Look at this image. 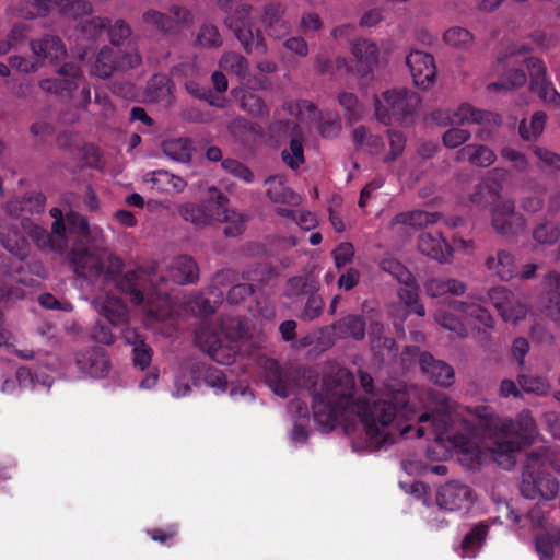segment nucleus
Wrapping results in <instances>:
<instances>
[{"label": "nucleus", "mask_w": 560, "mask_h": 560, "mask_svg": "<svg viewBox=\"0 0 560 560\" xmlns=\"http://www.w3.org/2000/svg\"><path fill=\"white\" fill-rule=\"evenodd\" d=\"M103 260L104 271L101 277L106 283L113 282L130 303L141 305L149 324L171 317L173 306L168 295L153 284L154 267L150 270L137 268L122 272L125 261L119 256L109 254Z\"/></svg>", "instance_id": "obj_1"}, {"label": "nucleus", "mask_w": 560, "mask_h": 560, "mask_svg": "<svg viewBox=\"0 0 560 560\" xmlns=\"http://www.w3.org/2000/svg\"><path fill=\"white\" fill-rule=\"evenodd\" d=\"M415 410L409 404V395L404 389L393 390L384 398L373 402H363L359 407V417L370 443L376 448L387 447L395 442L394 434L386 430L396 424L401 434L410 427L400 428L402 421L412 419Z\"/></svg>", "instance_id": "obj_2"}, {"label": "nucleus", "mask_w": 560, "mask_h": 560, "mask_svg": "<svg viewBox=\"0 0 560 560\" xmlns=\"http://www.w3.org/2000/svg\"><path fill=\"white\" fill-rule=\"evenodd\" d=\"M470 411L483 428L499 429L500 436L494 443L492 453L494 459L505 469L515 465V454L522 447L533 444L538 434L532 412L527 409L522 410L515 419L505 418L499 423L494 420L492 408L487 405H478Z\"/></svg>", "instance_id": "obj_3"}, {"label": "nucleus", "mask_w": 560, "mask_h": 560, "mask_svg": "<svg viewBox=\"0 0 560 560\" xmlns=\"http://www.w3.org/2000/svg\"><path fill=\"white\" fill-rule=\"evenodd\" d=\"M355 380L351 372L341 369L323 380L319 392L313 395L314 420L324 429L332 430L347 411L353 409Z\"/></svg>", "instance_id": "obj_4"}, {"label": "nucleus", "mask_w": 560, "mask_h": 560, "mask_svg": "<svg viewBox=\"0 0 560 560\" xmlns=\"http://www.w3.org/2000/svg\"><path fill=\"white\" fill-rule=\"evenodd\" d=\"M213 2L225 14L224 25L232 31L246 54L267 52L261 32L254 31L250 23L252 4L245 0H213Z\"/></svg>", "instance_id": "obj_5"}, {"label": "nucleus", "mask_w": 560, "mask_h": 560, "mask_svg": "<svg viewBox=\"0 0 560 560\" xmlns=\"http://www.w3.org/2000/svg\"><path fill=\"white\" fill-rule=\"evenodd\" d=\"M428 395L432 406L418 417V421L421 423L431 422L435 440H447L453 447L458 448L463 453H472V443L468 435L450 432V413L452 411L450 397L439 390H430Z\"/></svg>", "instance_id": "obj_6"}, {"label": "nucleus", "mask_w": 560, "mask_h": 560, "mask_svg": "<svg viewBox=\"0 0 560 560\" xmlns=\"http://www.w3.org/2000/svg\"><path fill=\"white\" fill-rule=\"evenodd\" d=\"M420 96L407 89H394L383 93V101L375 100V116L384 125H392L394 121L408 124L412 120L418 107Z\"/></svg>", "instance_id": "obj_7"}, {"label": "nucleus", "mask_w": 560, "mask_h": 560, "mask_svg": "<svg viewBox=\"0 0 560 560\" xmlns=\"http://www.w3.org/2000/svg\"><path fill=\"white\" fill-rule=\"evenodd\" d=\"M229 203L228 197L218 188L209 189V198L200 202H185L178 207L183 220L197 228L211 225L217 219L223 218L222 207Z\"/></svg>", "instance_id": "obj_8"}, {"label": "nucleus", "mask_w": 560, "mask_h": 560, "mask_svg": "<svg viewBox=\"0 0 560 560\" xmlns=\"http://www.w3.org/2000/svg\"><path fill=\"white\" fill-rule=\"evenodd\" d=\"M142 58L136 49L122 50L104 46L91 66V74L101 79L109 78L116 71H128L141 65Z\"/></svg>", "instance_id": "obj_9"}, {"label": "nucleus", "mask_w": 560, "mask_h": 560, "mask_svg": "<svg viewBox=\"0 0 560 560\" xmlns=\"http://www.w3.org/2000/svg\"><path fill=\"white\" fill-rule=\"evenodd\" d=\"M84 82V74L78 62H65L57 69L56 78L39 81V86L46 93L55 94L60 98H72L73 92Z\"/></svg>", "instance_id": "obj_10"}, {"label": "nucleus", "mask_w": 560, "mask_h": 560, "mask_svg": "<svg viewBox=\"0 0 560 560\" xmlns=\"http://www.w3.org/2000/svg\"><path fill=\"white\" fill-rule=\"evenodd\" d=\"M68 257L73 271L79 277L94 280L103 275V258L89 249L84 244L75 243Z\"/></svg>", "instance_id": "obj_11"}, {"label": "nucleus", "mask_w": 560, "mask_h": 560, "mask_svg": "<svg viewBox=\"0 0 560 560\" xmlns=\"http://www.w3.org/2000/svg\"><path fill=\"white\" fill-rule=\"evenodd\" d=\"M492 226L503 236H516L524 232L525 218L515 211L513 200L497 203L492 210Z\"/></svg>", "instance_id": "obj_12"}, {"label": "nucleus", "mask_w": 560, "mask_h": 560, "mask_svg": "<svg viewBox=\"0 0 560 560\" xmlns=\"http://www.w3.org/2000/svg\"><path fill=\"white\" fill-rule=\"evenodd\" d=\"M30 225V219H10L0 223V242L2 246L19 258L27 255L28 242L25 232Z\"/></svg>", "instance_id": "obj_13"}, {"label": "nucleus", "mask_w": 560, "mask_h": 560, "mask_svg": "<svg viewBox=\"0 0 560 560\" xmlns=\"http://www.w3.org/2000/svg\"><path fill=\"white\" fill-rule=\"evenodd\" d=\"M436 503L448 511L469 510L474 503L472 490L467 485L450 481L439 489Z\"/></svg>", "instance_id": "obj_14"}, {"label": "nucleus", "mask_w": 560, "mask_h": 560, "mask_svg": "<svg viewBox=\"0 0 560 560\" xmlns=\"http://www.w3.org/2000/svg\"><path fill=\"white\" fill-rule=\"evenodd\" d=\"M270 132L278 130L289 131L292 135L289 149H284L281 153L283 162L292 170H298L305 162L303 136L299 126L293 120H279L270 125Z\"/></svg>", "instance_id": "obj_15"}, {"label": "nucleus", "mask_w": 560, "mask_h": 560, "mask_svg": "<svg viewBox=\"0 0 560 560\" xmlns=\"http://www.w3.org/2000/svg\"><path fill=\"white\" fill-rule=\"evenodd\" d=\"M75 361L82 373L95 378L107 376L112 369L109 354L102 347H91L80 351Z\"/></svg>", "instance_id": "obj_16"}, {"label": "nucleus", "mask_w": 560, "mask_h": 560, "mask_svg": "<svg viewBox=\"0 0 560 560\" xmlns=\"http://www.w3.org/2000/svg\"><path fill=\"white\" fill-rule=\"evenodd\" d=\"M406 63L416 85L427 89L434 82L436 67L431 54L413 50L407 56Z\"/></svg>", "instance_id": "obj_17"}, {"label": "nucleus", "mask_w": 560, "mask_h": 560, "mask_svg": "<svg viewBox=\"0 0 560 560\" xmlns=\"http://www.w3.org/2000/svg\"><path fill=\"white\" fill-rule=\"evenodd\" d=\"M419 365L427 377L435 384L448 387L454 383V369L446 362L435 359L430 352L420 353Z\"/></svg>", "instance_id": "obj_18"}, {"label": "nucleus", "mask_w": 560, "mask_h": 560, "mask_svg": "<svg viewBox=\"0 0 560 560\" xmlns=\"http://www.w3.org/2000/svg\"><path fill=\"white\" fill-rule=\"evenodd\" d=\"M351 52L357 61V73L362 78L371 74L378 65L380 50L372 40L365 38L354 40Z\"/></svg>", "instance_id": "obj_19"}, {"label": "nucleus", "mask_w": 560, "mask_h": 560, "mask_svg": "<svg viewBox=\"0 0 560 560\" xmlns=\"http://www.w3.org/2000/svg\"><path fill=\"white\" fill-rule=\"evenodd\" d=\"M190 376L194 385H206L219 393H224L228 388L225 374L218 368L205 362H194L190 365Z\"/></svg>", "instance_id": "obj_20"}, {"label": "nucleus", "mask_w": 560, "mask_h": 560, "mask_svg": "<svg viewBox=\"0 0 560 560\" xmlns=\"http://www.w3.org/2000/svg\"><path fill=\"white\" fill-rule=\"evenodd\" d=\"M418 248L421 254L440 262L447 261L453 253L451 245L439 231L422 232L418 237Z\"/></svg>", "instance_id": "obj_21"}, {"label": "nucleus", "mask_w": 560, "mask_h": 560, "mask_svg": "<svg viewBox=\"0 0 560 560\" xmlns=\"http://www.w3.org/2000/svg\"><path fill=\"white\" fill-rule=\"evenodd\" d=\"M32 4L38 15H46L54 9L74 18L92 11V4L84 0H33Z\"/></svg>", "instance_id": "obj_22"}, {"label": "nucleus", "mask_w": 560, "mask_h": 560, "mask_svg": "<svg viewBox=\"0 0 560 560\" xmlns=\"http://www.w3.org/2000/svg\"><path fill=\"white\" fill-rule=\"evenodd\" d=\"M504 176V170L493 168L489 176L476 185L475 191L470 195V201L476 205H486L490 200L499 198L500 191L502 190L499 177L503 178Z\"/></svg>", "instance_id": "obj_23"}, {"label": "nucleus", "mask_w": 560, "mask_h": 560, "mask_svg": "<svg viewBox=\"0 0 560 560\" xmlns=\"http://www.w3.org/2000/svg\"><path fill=\"white\" fill-rule=\"evenodd\" d=\"M261 22L271 37L281 38L290 32V23L284 19V8L280 3L266 4Z\"/></svg>", "instance_id": "obj_24"}, {"label": "nucleus", "mask_w": 560, "mask_h": 560, "mask_svg": "<svg viewBox=\"0 0 560 560\" xmlns=\"http://www.w3.org/2000/svg\"><path fill=\"white\" fill-rule=\"evenodd\" d=\"M335 335L340 339L363 340L365 337L366 323L362 315L348 314L330 325Z\"/></svg>", "instance_id": "obj_25"}, {"label": "nucleus", "mask_w": 560, "mask_h": 560, "mask_svg": "<svg viewBox=\"0 0 560 560\" xmlns=\"http://www.w3.org/2000/svg\"><path fill=\"white\" fill-rule=\"evenodd\" d=\"M265 381L275 394L288 398L291 392L289 372L282 369L276 360H268L265 365Z\"/></svg>", "instance_id": "obj_26"}, {"label": "nucleus", "mask_w": 560, "mask_h": 560, "mask_svg": "<svg viewBox=\"0 0 560 560\" xmlns=\"http://www.w3.org/2000/svg\"><path fill=\"white\" fill-rule=\"evenodd\" d=\"M122 336L126 342L132 346L133 365L141 370L147 369L152 361L153 350L143 336L133 328L124 329Z\"/></svg>", "instance_id": "obj_27"}, {"label": "nucleus", "mask_w": 560, "mask_h": 560, "mask_svg": "<svg viewBox=\"0 0 560 560\" xmlns=\"http://www.w3.org/2000/svg\"><path fill=\"white\" fill-rule=\"evenodd\" d=\"M487 269L498 276L502 281H509L517 276L515 257L508 250H498L495 255L487 257L485 262Z\"/></svg>", "instance_id": "obj_28"}, {"label": "nucleus", "mask_w": 560, "mask_h": 560, "mask_svg": "<svg viewBox=\"0 0 560 560\" xmlns=\"http://www.w3.org/2000/svg\"><path fill=\"white\" fill-rule=\"evenodd\" d=\"M495 160L497 155L493 150L483 144L476 143L464 145L456 155L457 162L468 161L471 165L478 167H488Z\"/></svg>", "instance_id": "obj_29"}, {"label": "nucleus", "mask_w": 560, "mask_h": 560, "mask_svg": "<svg viewBox=\"0 0 560 560\" xmlns=\"http://www.w3.org/2000/svg\"><path fill=\"white\" fill-rule=\"evenodd\" d=\"M448 118L452 125H464L467 122L486 125L495 122L493 113L475 108L467 103L459 105L458 108L453 112L452 117Z\"/></svg>", "instance_id": "obj_30"}, {"label": "nucleus", "mask_w": 560, "mask_h": 560, "mask_svg": "<svg viewBox=\"0 0 560 560\" xmlns=\"http://www.w3.org/2000/svg\"><path fill=\"white\" fill-rule=\"evenodd\" d=\"M489 525L485 522L475 524L460 542L459 549L462 557H476L489 534Z\"/></svg>", "instance_id": "obj_31"}, {"label": "nucleus", "mask_w": 560, "mask_h": 560, "mask_svg": "<svg viewBox=\"0 0 560 560\" xmlns=\"http://www.w3.org/2000/svg\"><path fill=\"white\" fill-rule=\"evenodd\" d=\"M31 49L39 58L50 61L58 59L66 54V48L58 36L44 35L39 39H33L30 43Z\"/></svg>", "instance_id": "obj_32"}, {"label": "nucleus", "mask_w": 560, "mask_h": 560, "mask_svg": "<svg viewBox=\"0 0 560 560\" xmlns=\"http://www.w3.org/2000/svg\"><path fill=\"white\" fill-rule=\"evenodd\" d=\"M172 277L178 284L195 283L199 279V268L191 256L180 255L172 264Z\"/></svg>", "instance_id": "obj_33"}, {"label": "nucleus", "mask_w": 560, "mask_h": 560, "mask_svg": "<svg viewBox=\"0 0 560 560\" xmlns=\"http://www.w3.org/2000/svg\"><path fill=\"white\" fill-rule=\"evenodd\" d=\"M266 195L275 203L294 205L296 195L285 185V179L281 175H271L265 180Z\"/></svg>", "instance_id": "obj_34"}, {"label": "nucleus", "mask_w": 560, "mask_h": 560, "mask_svg": "<svg viewBox=\"0 0 560 560\" xmlns=\"http://www.w3.org/2000/svg\"><path fill=\"white\" fill-rule=\"evenodd\" d=\"M425 292L432 298H439L447 293L462 295L466 291L464 282L453 278H431L424 283Z\"/></svg>", "instance_id": "obj_35"}, {"label": "nucleus", "mask_w": 560, "mask_h": 560, "mask_svg": "<svg viewBox=\"0 0 560 560\" xmlns=\"http://www.w3.org/2000/svg\"><path fill=\"white\" fill-rule=\"evenodd\" d=\"M151 182L154 189L166 194L180 192L187 185L184 178L164 170L154 171L152 173Z\"/></svg>", "instance_id": "obj_36"}, {"label": "nucleus", "mask_w": 560, "mask_h": 560, "mask_svg": "<svg viewBox=\"0 0 560 560\" xmlns=\"http://www.w3.org/2000/svg\"><path fill=\"white\" fill-rule=\"evenodd\" d=\"M100 314L103 316L102 319L116 327L125 325L128 320L127 306L116 298H107L101 305Z\"/></svg>", "instance_id": "obj_37"}, {"label": "nucleus", "mask_w": 560, "mask_h": 560, "mask_svg": "<svg viewBox=\"0 0 560 560\" xmlns=\"http://www.w3.org/2000/svg\"><path fill=\"white\" fill-rule=\"evenodd\" d=\"M191 141L188 138H174L164 140L162 143L163 153L170 159L187 163L191 160Z\"/></svg>", "instance_id": "obj_38"}, {"label": "nucleus", "mask_w": 560, "mask_h": 560, "mask_svg": "<svg viewBox=\"0 0 560 560\" xmlns=\"http://www.w3.org/2000/svg\"><path fill=\"white\" fill-rule=\"evenodd\" d=\"M452 306L450 308H439L434 314L435 322L443 328L454 332L459 338L468 336V328L462 317L454 314Z\"/></svg>", "instance_id": "obj_39"}, {"label": "nucleus", "mask_w": 560, "mask_h": 560, "mask_svg": "<svg viewBox=\"0 0 560 560\" xmlns=\"http://www.w3.org/2000/svg\"><path fill=\"white\" fill-rule=\"evenodd\" d=\"M441 214L438 212H428L423 210H415L398 213L394 219V224L409 225L413 228H423L438 222Z\"/></svg>", "instance_id": "obj_40"}, {"label": "nucleus", "mask_w": 560, "mask_h": 560, "mask_svg": "<svg viewBox=\"0 0 560 560\" xmlns=\"http://www.w3.org/2000/svg\"><path fill=\"white\" fill-rule=\"evenodd\" d=\"M402 287L398 291L400 301L406 305L409 313H415L418 316H424L425 310L419 300V287L412 277L411 281L402 282Z\"/></svg>", "instance_id": "obj_41"}, {"label": "nucleus", "mask_w": 560, "mask_h": 560, "mask_svg": "<svg viewBox=\"0 0 560 560\" xmlns=\"http://www.w3.org/2000/svg\"><path fill=\"white\" fill-rule=\"evenodd\" d=\"M208 341L209 346L205 350L214 361L220 364H231L234 361L236 355L235 349L223 346L215 334L210 335Z\"/></svg>", "instance_id": "obj_42"}, {"label": "nucleus", "mask_w": 560, "mask_h": 560, "mask_svg": "<svg viewBox=\"0 0 560 560\" xmlns=\"http://www.w3.org/2000/svg\"><path fill=\"white\" fill-rule=\"evenodd\" d=\"M223 218L217 219L215 222H224L226 225L223 229V234L229 237L241 235L245 231V218L241 213L229 210L228 203L222 207Z\"/></svg>", "instance_id": "obj_43"}, {"label": "nucleus", "mask_w": 560, "mask_h": 560, "mask_svg": "<svg viewBox=\"0 0 560 560\" xmlns=\"http://www.w3.org/2000/svg\"><path fill=\"white\" fill-rule=\"evenodd\" d=\"M220 67L225 71L234 73L241 79H244L248 72L247 59L235 51L224 52L220 59Z\"/></svg>", "instance_id": "obj_44"}, {"label": "nucleus", "mask_w": 560, "mask_h": 560, "mask_svg": "<svg viewBox=\"0 0 560 560\" xmlns=\"http://www.w3.org/2000/svg\"><path fill=\"white\" fill-rule=\"evenodd\" d=\"M313 291H316L314 281L307 276H295L291 277L287 281L284 295L289 299H299L303 295H308Z\"/></svg>", "instance_id": "obj_45"}, {"label": "nucleus", "mask_w": 560, "mask_h": 560, "mask_svg": "<svg viewBox=\"0 0 560 560\" xmlns=\"http://www.w3.org/2000/svg\"><path fill=\"white\" fill-rule=\"evenodd\" d=\"M539 471L532 469V465H524L522 471V481L520 486L521 493L524 498L535 500L540 498L538 488Z\"/></svg>", "instance_id": "obj_46"}, {"label": "nucleus", "mask_w": 560, "mask_h": 560, "mask_svg": "<svg viewBox=\"0 0 560 560\" xmlns=\"http://www.w3.org/2000/svg\"><path fill=\"white\" fill-rule=\"evenodd\" d=\"M547 115L544 112H536L527 124L522 120L518 126V133L524 140L536 139L541 135L546 125Z\"/></svg>", "instance_id": "obj_47"}, {"label": "nucleus", "mask_w": 560, "mask_h": 560, "mask_svg": "<svg viewBox=\"0 0 560 560\" xmlns=\"http://www.w3.org/2000/svg\"><path fill=\"white\" fill-rule=\"evenodd\" d=\"M145 24L156 27L160 32L165 34H173L176 32V23L173 19L162 12L150 9L142 15Z\"/></svg>", "instance_id": "obj_48"}, {"label": "nucleus", "mask_w": 560, "mask_h": 560, "mask_svg": "<svg viewBox=\"0 0 560 560\" xmlns=\"http://www.w3.org/2000/svg\"><path fill=\"white\" fill-rule=\"evenodd\" d=\"M560 545V533H542L536 537V550L540 560H552L556 546Z\"/></svg>", "instance_id": "obj_49"}, {"label": "nucleus", "mask_w": 560, "mask_h": 560, "mask_svg": "<svg viewBox=\"0 0 560 560\" xmlns=\"http://www.w3.org/2000/svg\"><path fill=\"white\" fill-rule=\"evenodd\" d=\"M108 26V19L101 16H93L81 22V34L90 40H98L106 34Z\"/></svg>", "instance_id": "obj_50"}, {"label": "nucleus", "mask_w": 560, "mask_h": 560, "mask_svg": "<svg viewBox=\"0 0 560 560\" xmlns=\"http://www.w3.org/2000/svg\"><path fill=\"white\" fill-rule=\"evenodd\" d=\"M196 40L199 46L205 48H218L223 44L219 28L211 23H205L200 26Z\"/></svg>", "instance_id": "obj_51"}, {"label": "nucleus", "mask_w": 560, "mask_h": 560, "mask_svg": "<svg viewBox=\"0 0 560 560\" xmlns=\"http://www.w3.org/2000/svg\"><path fill=\"white\" fill-rule=\"evenodd\" d=\"M241 108L255 117H264L269 114V108L264 100L254 92H246L241 98Z\"/></svg>", "instance_id": "obj_52"}, {"label": "nucleus", "mask_w": 560, "mask_h": 560, "mask_svg": "<svg viewBox=\"0 0 560 560\" xmlns=\"http://www.w3.org/2000/svg\"><path fill=\"white\" fill-rule=\"evenodd\" d=\"M513 298V294L504 287H493L488 290L486 295H478L480 302H490L500 314L508 302Z\"/></svg>", "instance_id": "obj_53"}, {"label": "nucleus", "mask_w": 560, "mask_h": 560, "mask_svg": "<svg viewBox=\"0 0 560 560\" xmlns=\"http://www.w3.org/2000/svg\"><path fill=\"white\" fill-rule=\"evenodd\" d=\"M318 132L324 138H336L341 130V121L337 114H322L317 125Z\"/></svg>", "instance_id": "obj_54"}, {"label": "nucleus", "mask_w": 560, "mask_h": 560, "mask_svg": "<svg viewBox=\"0 0 560 560\" xmlns=\"http://www.w3.org/2000/svg\"><path fill=\"white\" fill-rule=\"evenodd\" d=\"M443 39L446 44L457 47V48H466L474 39L472 34L459 26H454L448 28L444 35Z\"/></svg>", "instance_id": "obj_55"}, {"label": "nucleus", "mask_w": 560, "mask_h": 560, "mask_svg": "<svg viewBox=\"0 0 560 560\" xmlns=\"http://www.w3.org/2000/svg\"><path fill=\"white\" fill-rule=\"evenodd\" d=\"M530 91L536 93L544 103L560 107V93L548 79L538 83L536 86H530Z\"/></svg>", "instance_id": "obj_56"}, {"label": "nucleus", "mask_w": 560, "mask_h": 560, "mask_svg": "<svg viewBox=\"0 0 560 560\" xmlns=\"http://www.w3.org/2000/svg\"><path fill=\"white\" fill-rule=\"evenodd\" d=\"M115 326L104 319H97L91 329V338L96 342L110 346L116 340V335L113 332Z\"/></svg>", "instance_id": "obj_57"}, {"label": "nucleus", "mask_w": 560, "mask_h": 560, "mask_svg": "<svg viewBox=\"0 0 560 560\" xmlns=\"http://www.w3.org/2000/svg\"><path fill=\"white\" fill-rule=\"evenodd\" d=\"M387 136L389 140L390 150L383 158V162L388 164L397 160L405 150L406 147V138L402 132L397 130H387Z\"/></svg>", "instance_id": "obj_58"}, {"label": "nucleus", "mask_w": 560, "mask_h": 560, "mask_svg": "<svg viewBox=\"0 0 560 560\" xmlns=\"http://www.w3.org/2000/svg\"><path fill=\"white\" fill-rule=\"evenodd\" d=\"M106 35L108 36L112 45L115 46L114 48H119V45L131 35V28L124 20H117L113 25H110V22L108 21Z\"/></svg>", "instance_id": "obj_59"}, {"label": "nucleus", "mask_w": 560, "mask_h": 560, "mask_svg": "<svg viewBox=\"0 0 560 560\" xmlns=\"http://www.w3.org/2000/svg\"><path fill=\"white\" fill-rule=\"evenodd\" d=\"M544 314L560 327V293L549 291L541 299Z\"/></svg>", "instance_id": "obj_60"}, {"label": "nucleus", "mask_w": 560, "mask_h": 560, "mask_svg": "<svg viewBox=\"0 0 560 560\" xmlns=\"http://www.w3.org/2000/svg\"><path fill=\"white\" fill-rule=\"evenodd\" d=\"M380 266L382 270L390 273L400 283L412 280L413 276L411 275V272L400 261H398L395 258H384L382 259Z\"/></svg>", "instance_id": "obj_61"}, {"label": "nucleus", "mask_w": 560, "mask_h": 560, "mask_svg": "<svg viewBox=\"0 0 560 560\" xmlns=\"http://www.w3.org/2000/svg\"><path fill=\"white\" fill-rule=\"evenodd\" d=\"M324 305L325 303L322 296L316 294V291H313L307 295V301L300 315V318L303 320H313L319 317L323 313Z\"/></svg>", "instance_id": "obj_62"}, {"label": "nucleus", "mask_w": 560, "mask_h": 560, "mask_svg": "<svg viewBox=\"0 0 560 560\" xmlns=\"http://www.w3.org/2000/svg\"><path fill=\"white\" fill-rule=\"evenodd\" d=\"M470 299L471 301H454L452 308L474 320L478 313L485 307L486 303L480 302L477 295H470Z\"/></svg>", "instance_id": "obj_63"}, {"label": "nucleus", "mask_w": 560, "mask_h": 560, "mask_svg": "<svg viewBox=\"0 0 560 560\" xmlns=\"http://www.w3.org/2000/svg\"><path fill=\"white\" fill-rule=\"evenodd\" d=\"M526 68L530 77V86H536L538 83L547 80V68L544 61L537 57H528L525 59Z\"/></svg>", "instance_id": "obj_64"}]
</instances>
